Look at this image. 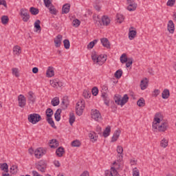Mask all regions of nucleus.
Masks as SVG:
<instances>
[{"mask_svg":"<svg viewBox=\"0 0 176 176\" xmlns=\"http://www.w3.org/2000/svg\"><path fill=\"white\" fill-rule=\"evenodd\" d=\"M116 18L117 23H119V24H122V23L124 21V16H123V14H117Z\"/></svg>","mask_w":176,"mask_h":176,"instance_id":"34","label":"nucleus"},{"mask_svg":"<svg viewBox=\"0 0 176 176\" xmlns=\"http://www.w3.org/2000/svg\"><path fill=\"white\" fill-rule=\"evenodd\" d=\"M46 162L43 160H41L36 164V168L38 170V171H41V173H45V171H46Z\"/></svg>","mask_w":176,"mask_h":176,"instance_id":"9","label":"nucleus"},{"mask_svg":"<svg viewBox=\"0 0 176 176\" xmlns=\"http://www.w3.org/2000/svg\"><path fill=\"white\" fill-rule=\"evenodd\" d=\"M100 42L104 46V47H107V49H109L111 45H109V41L107 38H102L100 39Z\"/></svg>","mask_w":176,"mask_h":176,"instance_id":"18","label":"nucleus"},{"mask_svg":"<svg viewBox=\"0 0 176 176\" xmlns=\"http://www.w3.org/2000/svg\"><path fill=\"white\" fill-rule=\"evenodd\" d=\"M160 146H162V148H167V146H168V140L163 138L161 140Z\"/></svg>","mask_w":176,"mask_h":176,"instance_id":"33","label":"nucleus"},{"mask_svg":"<svg viewBox=\"0 0 176 176\" xmlns=\"http://www.w3.org/2000/svg\"><path fill=\"white\" fill-rule=\"evenodd\" d=\"M173 17L174 21H176V12H173Z\"/></svg>","mask_w":176,"mask_h":176,"instance_id":"64","label":"nucleus"},{"mask_svg":"<svg viewBox=\"0 0 176 176\" xmlns=\"http://www.w3.org/2000/svg\"><path fill=\"white\" fill-rule=\"evenodd\" d=\"M29 105H34L36 101V96L32 91H30L27 95Z\"/></svg>","mask_w":176,"mask_h":176,"instance_id":"5","label":"nucleus"},{"mask_svg":"<svg viewBox=\"0 0 176 176\" xmlns=\"http://www.w3.org/2000/svg\"><path fill=\"white\" fill-rule=\"evenodd\" d=\"M107 61V56L104 54H100L98 56V60L96 61V64L98 65H102L104 63Z\"/></svg>","mask_w":176,"mask_h":176,"instance_id":"13","label":"nucleus"},{"mask_svg":"<svg viewBox=\"0 0 176 176\" xmlns=\"http://www.w3.org/2000/svg\"><path fill=\"white\" fill-rule=\"evenodd\" d=\"M10 171L11 174H14V175L17 174V172L19 171V167L16 165H13L10 168Z\"/></svg>","mask_w":176,"mask_h":176,"instance_id":"37","label":"nucleus"},{"mask_svg":"<svg viewBox=\"0 0 176 176\" xmlns=\"http://www.w3.org/2000/svg\"><path fill=\"white\" fill-rule=\"evenodd\" d=\"M122 75H123V71H122V69H118L115 73V77L117 79H120V78H122Z\"/></svg>","mask_w":176,"mask_h":176,"instance_id":"45","label":"nucleus"},{"mask_svg":"<svg viewBox=\"0 0 176 176\" xmlns=\"http://www.w3.org/2000/svg\"><path fill=\"white\" fill-rule=\"evenodd\" d=\"M85 110V100H81L76 103V113L78 116L83 115V111Z\"/></svg>","mask_w":176,"mask_h":176,"instance_id":"2","label":"nucleus"},{"mask_svg":"<svg viewBox=\"0 0 176 176\" xmlns=\"http://www.w3.org/2000/svg\"><path fill=\"white\" fill-rule=\"evenodd\" d=\"M75 122V115L74 113H69V123L70 124L71 126L74 124V122Z\"/></svg>","mask_w":176,"mask_h":176,"instance_id":"39","label":"nucleus"},{"mask_svg":"<svg viewBox=\"0 0 176 176\" xmlns=\"http://www.w3.org/2000/svg\"><path fill=\"white\" fill-rule=\"evenodd\" d=\"M13 53L15 56H20L21 54V47L19 45L14 46Z\"/></svg>","mask_w":176,"mask_h":176,"instance_id":"21","label":"nucleus"},{"mask_svg":"<svg viewBox=\"0 0 176 176\" xmlns=\"http://www.w3.org/2000/svg\"><path fill=\"white\" fill-rule=\"evenodd\" d=\"M160 94V90L155 89L153 92V97H157Z\"/></svg>","mask_w":176,"mask_h":176,"instance_id":"57","label":"nucleus"},{"mask_svg":"<svg viewBox=\"0 0 176 176\" xmlns=\"http://www.w3.org/2000/svg\"><path fill=\"white\" fill-rule=\"evenodd\" d=\"M98 58V56L96 54H92L91 55V59L94 61V63H96L97 64V60Z\"/></svg>","mask_w":176,"mask_h":176,"instance_id":"54","label":"nucleus"},{"mask_svg":"<svg viewBox=\"0 0 176 176\" xmlns=\"http://www.w3.org/2000/svg\"><path fill=\"white\" fill-rule=\"evenodd\" d=\"M34 28H36V32H38V31H41L42 30L41 28V21L39 19H37L34 22Z\"/></svg>","mask_w":176,"mask_h":176,"instance_id":"36","label":"nucleus"},{"mask_svg":"<svg viewBox=\"0 0 176 176\" xmlns=\"http://www.w3.org/2000/svg\"><path fill=\"white\" fill-rule=\"evenodd\" d=\"M119 137H120V131L117 130L114 132L113 137L111 138V142H116L118 140H119Z\"/></svg>","mask_w":176,"mask_h":176,"instance_id":"16","label":"nucleus"},{"mask_svg":"<svg viewBox=\"0 0 176 176\" xmlns=\"http://www.w3.org/2000/svg\"><path fill=\"white\" fill-rule=\"evenodd\" d=\"M167 28L170 34H174V31L175 30V25H174V22H173V21H168Z\"/></svg>","mask_w":176,"mask_h":176,"instance_id":"12","label":"nucleus"},{"mask_svg":"<svg viewBox=\"0 0 176 176\" xmlns=\"http://www.w3.org/2000/svg\"><path fill=\"white\" fill-rule=\"evenodd\" d=\"M133 28H131L129 29V38L130 39V41H133V39H134V38H135V35H137V31L135 30H133Z\"/></svg>","mask_w":176,"mask_h":176,"instance_id":"19","label":"nucleus"},{"mask_svg":"<svg viewBox=\"0 0 176 176\" xmlns=\"http://www.w3.org/2000/svg\"><path fill=\"white\" fill-rule=\"evenodd\" d=\"M47 8L50 10V13H51V14H54V16L57 14V10L54 7V6H53V4Z\"/></svg>","mask_w":176,"mask_h":176,"instance_id":"28","label":"nucleus"},{"mask_svg":"<svg viewBox=\"0 0 176 176\" xmlns=\"http://www.w3.org/2000/svg\"><path fill=\"white\" fill-rule=\"evenodd\" d=\"M54 42L55 43V47H60L63 42V35L58 34V36H56V37L54 40Z\"/></svg>","mask_w":176,"mask_h":176,"instance_id":"11","label":"nucleus"},{"mask_svg":"<svg viewBox=\"0 0 176 176\" xmlns=\"http://www.w3.org/2000/svg\"><path fill=\"white\" fill-rule=\"evenodd\" d=\"M50 83L52 87H56V89L58 87H63V82L61 81L58 80V79L55 80H51L50 81Z\"/></svg>","mask_w":176,"mask_h":176,"instance_id":"10","label":"nucleus"},{"mask_svg":"<svg viewBox=\"0 0 176 176\" xmlns=\"http://www.w3.org/2000/svg\"><path fill=\"white\" fill-rule=\"evenodd\" d=\"M168 124L166 122H163V115L160 113H157L155 115L153 122V129L158 130V131L164 132L167 130Z\"/></svg>","mask_w":176,"mask_h":176,"instance_id":"1","label":"nucleus"},{"mask_svg":"<svg viewBox=\"0 0 176 176\" xmlns=\"http://www.w3.org/2000/svg\"><path fill=\"white\" fill-rule=\"evenodd\" d=\"M117 153L118 156V160L121 161L123 159V147L122 146H117Z\"/></svg>","mask_w":176,"mask_h":176,"instance_id":"14","label":"nucleus"},{"mask_svg":"<svg viewBox=\"0 0 176 176\" xmlns=\"http://www.w3.org/2000/svg\"><path fill=\"white\" fill-rule=\"evenodd\" d=\"M111 134V126H107L104 131H103V137H104V138H107V137H109Z\"/></svg>","mask_w":176,"mask_h":176,"instance_id":"26","label":"nucleus"},{"mask_svg":"<svg viewBox=\"0 0 176 176\" xmlns=\"http://www.w3.org/2000/svg\"><path fill=\"white\" fill-rule=\"evenodd\" d=\"M80 145H82V143H80V141L78 140H76L72 142V146L79 148Z\"/></svg>","mask_w":176,"mask_h":176,"instance_id":"42","label":"nucleus"},{"mask_svg":"<svg viewBox=\"0 0 176 176\" xmlns=\"http://www.w3.org/2000/svg\"><path fill=\"white\" fill-rule=\"evenodd\" d=\"M133 176H140V170L137 168H133L132 170Z\"/></svg>","mask_w":176,"mask_h":176,"instance_id":"50","label":"nucleus"},{"mask_svg":"<svg viewBox=\"0 0 176 176\" xmlns=\"http://www.w3.org/2000/svg\"><path fill=\"white\" fill-rule=\"evenodd\" d=\"M129 101V96L127 94L124 95L122 98L121 99L120 106L123 107V105H125L127 104V102Z\"/></svg>","mask_w":176,"mask_h":176,"instance_id":"30","label":"nucleus"},{"mask_svg":"<svg viewBox=\"0 0 176 176\" xmlns=\"http://www.w3.org/2000/svg\"><path fill=\"white\" fill-rule=\"evenodd\" d=\"M47 78H52L54 75V69L49 67L46 72Z\"/></svg>","mask_w":176,"mask_h":176,"instance_id":"24","label":"nucleus"},{"mask_svg":"<svg viewBox=\"0 0 176 176\" xmlns=\"http://www.w3.org/2000/svg\"><path fill=\"white\" fill-rule=\"evenodd\" d=\"M126 63V67L129 68L133 64V58H129Z\"/></svg>","mask_w":176,"mask_h":176,"instance_id":"55","label":"nucleus"},{"mask_svg":"<svg viewBox=\"0 0 176 176\" xmlns=\"http://www.w3.org/2000/svg\"><path fill=\"white\" fill-rule=\"evenodd\" d=\"M72 25L74 27L78 28L79 27V25H80V21H79L78 19H74L72 21Z\"/></svg>","mask_w":176,"mask_h":176,"instance_id":"52","label":"nucleus"},{"mask_svg":"<svg viewBox=\"0 0 176 176\" xmlns=\"http://www.w3.org/2000/svg\"><path fill=\"white\" fill-rule=\"evenodd\" d=\"M65 152V151H64V148L59 147L56 150V155L58 156V157H63V155H64Z\"/></svg>","mask_w":176,"mask_h":176,"instance_id":"27","label":"nucleus"},{"mask_svg":"<svg viewBox=\"0 0 176 176\" xmlns=\"http://www.w3.org/2000/svg\"><path fill=\"white\" fill-rule=\"evenodd\" d=\"M50 146V148H57L58 146V142H57L56 140H51Z\"/></svg>","mask_w":176,"mask_h":176,"instance_id":"38","label":"nucleus"},{"mask_svg":"<svg viewBox=\"0 0 176 176\" xmlns=\"http://www.w3.org/2000/svg\"><path fill=\"white\" fill-rule=\"evenodd\" d=\"M82 96L85 98H90L91 94H90L87 90H84Z\"/></svg>","mask_w":176,"mask_h":176,"instance_id":"51","label":"nucleus"},{"mask_svg":"<svg viewBox=\"0 0 176 176\" xmlns=\"http://www.w3.org/2000/svg\"><path fill=\"white\" fill-rule=\"evenodd\" d=\"M51 104L53 107H57V105L60 104V98L59 97L54 98L51 101Z\"/></svg>","mask_w":176,"mask_h":176,"instance_id":"29","label":"nucleus"},{"mask_svg":"<svg viewBox=\"0 0 176 176\" xmlns=\"http://www.w3.org/2000/svg\"><path fill=\"white\" fill-rule=\"evenodd\" d=\"M114 100L116 104H117L118 105H120V103L122 102V98L120 95H115Z\"/></svg>","mask_w":176,"mask_h":176,"instance_id":"40","label":"nucleus"},{"mask_svg":"<svg viewBox=\"0 0 176 176\" xmlns=\"http://www.w3.org/2000/svg\"><path fill=\"white\" fill-rule=\"evenodd\" d=\"M20 14L24 23H27L30 20V12L28 10L24 8L21 9Z\"/></svg>","mask_w":176,"mask_h":176,"instance_id":"7","label":"nucleus"},{"mask_svg":"<svg viewBox=\"0 0 176 176\" xmlns=\"http://www.w3.org/2000/svg\"><path fill=\"white\" fill-rule=\"evenodd\" d=\"M44 155H46V149L40 147L34 151V156L36 159H41Z\"/></svg>","mask_w":176,"mask_h":176,"instance_id":"8","label":"nucleus"},{"mask_svg":"<svg viewBox=\"0 0 176 176\" xmlns=\"http://www.w3.org/2000/svg\"><path fill=\"white\" fill-rule=\"evenodd\" d=\"M1 23L4 25L8 24V23H9V17H8V16L6 15L1 16Z\"/></svg>","mask_w":176,"mask_h":176,"instance_id":"46","label":"nucleus"},{"mask_svg":"<svg viewBox=\"0 0 176 176\" xmlns=\"http://www.w3.org/2000/svg\"><path fill=\"white\" fill-rule=\"evenodd\" d=\"M88 49H93L94 47V42L91 41L88 45H87Z\"/></svg>","mask_w":176,"mask_h":176,"instance_id":"60","label":"nucleus"},{"mask_svg":"<svg viewBox=\"0 0 176 176\" xmlns=\"http://www.w3.org/2000/svg\"><path fill=\"white\" fill-rule=\"evenodd\" d=\"M45 115L47 118H52L53 116V109L48 108L45 111Z\"/></svg>","mask_w":176,"mask_h":176,"instance_id":"44","label":"nucleus"},{"mask_svg":"<svg viewBox=\"0 0 176 176\" xmlns=\"http://www.w3.org/2000/svg\"><path fill=\"white\" fill-rule=\"evenodd\" d=\"M102 90L104 91V93L108 91V86L102 85Z\"/></svg>","mask_w":176,"mask_h":176,"instance_id":"61","label":"nucleus"},{"mask_svg":"<svg viewBox=\"0 0 176 176\" xmlns=\"http://www.w3.org/2000/svg\"><path fill=\"white\" fill-rule=\"evenodd\" d=\"M136 9H137L136 3L128 4L127 10H129V12H134V10H135Z\"/></svg>","mask_w":176,"mask_h":176,"instance_id":"25","label":"nucleus"},{"mask_svg":"<svg viewBox=\"0 0 176 176\" xmlns=\"http://www.w3.org/2000/svg\"><path fill=\"white\" fill-rule=\"evenodd\" d=\"M91 119L95 120V122H101L102 120V116L100 111L97 109H92L91 111Z\"/></svg>","mask_w":176,"mask_h":176,"instance_id":"4","label":"nucleus"},{"mask_svg":"<svg viewBox=\"0 0 176 176\" xmlns=\"http://www.w3.org/2000/svg\"><path fill=\"white\" fill-rule=\"evenodd\" d=\"M162 97L164 100H167L170 97V91L168 89H164L162 94Z\"/></svg>","mask_w":176,"mask_h":176,"instance_id":"31","label":"nucleus"},{"mask_svg":"<svg viewBox=\"0 0 176 176\" xmlns=\"http://www.w3.org/2000/svg\"><path fill=\"white\" fill-rule=\"evenodd\" d=\"M93 19L95 21V24H97L98 27L102 25V24L101 23V21L100 20V16H97V17H96V15H94Z\"/></svg>","mask_w":176,"mask_h":176,"instance_id":"41","label":"nucleus"},{"mask_svg":"<svg viewBox=\"0 0 176 176\" xmlns=\"http://www.w3.org/2000/svg\"><path fill=\"white\" fill-rule=\"evenodd\" d=\"M89 137L90 138V140L91 141H92V142H95V141H97V138H98L97 133H96V132L94 131H91L89 133Z\"/></svg>","mask_w":176,"mask_h":176,"instance_id":"22","label":"nucleus"},{"mask_svg":"<svg viewBox=\"0 0 176 176\" xmlns=\"http://www.w3.org/2000/svg\"><path fill=\"white\" fill-rule=\"evenodd\" d=\"M54 118L56 120V122H60L61 120V109H58L54 113Z\"/></svg>","mask_w":176,"mask_h":176,"instance_id":"23","label":"nucleus"},{"mask_svg":"<svg viewBox=\"0 0 176 176\" xmlns=\"http://www.w3.org/2000/svg\"><path fill=\"white\" fill-rule=\"evenodd\" d=\"M63 45H64L65 49H69V47L71 46V44L69 43V40L65 39L63 41Z\"/></svg>","mask_w":176,"mask_h":176,"instance_id":"47","label":"nucleus"},{"mask_svg":"<svg viewBox=\"0 0 176 176\" xmlns=\"http://www.w3.org/2000/svg\"><path fill=\"white\" fill-rule=\"evenodd\" d=\"M38 67H34V68L32 69V72H33V74H38Z\"/></svg>","mask_w":176,"mask_h":176,"instance_id":"63","label":"nucleus"},{"mask_svg":"<svg viewBox=\"0 0 176 176\" xmlns=\"http://www.w3.org/2000/svg\"><path fill=\"white\" fill-rule=\"evenodd\" d=\"M71 8V5L66 3L63 5L62 8V14H67L69 13V9Z\"/></svg>","mask_w":176,"mask_h":176,"instance_id":"17","label":"nucleus"},{"mask_svg":"<svg viewBox=\"0 0 176 176\" xmlns=\"http://www.w3.org/2000/svg\"><path fill=\"white\" fill-rule=\"evenodd\" d=\"M0 168L5 173H8L9 171V166H8V164L6 163L0 164Z\"/></svg>","mask_w":176,"mask_h":176,"instance_id":"32","label":"nucleus"},{"mask_svg":"<svg viewBox=\"0 0 176 176\" xmlns=\"http://www.w3.org/2000/svg\"><path fill=\"white\" fill-rule=\"evenodd\" d=\"M18 106L19 108H24L27 105V98L23 94H20L17 97Z\"/></svg>","mask_w":176,"mask_h":176,"instance_id":"6","label":"nucleus"},{"mask_svg":"<svg viewBox=\"0 0 176 176\" xmlns=\"http://www.w3.org/2000/svg\"><path fill=\"white\" fill-rule=\"evenodd\" d=\"M54 164L55 167H60V162H58V161H54Z\"/></svg>","mask_w":176,"mask_h":176,"instance_id":"62","label":"nucleus"},{"mask_svg":"<svg viewBox=\"0 0 176 176\" xmlns=\"http://www.w3.org/2000/svg\"><path fill=\"white\" fill-rule=\"evenodd\" d=\"M120 60L122 64H124V63H127L129 61V58H127V55H126V54H122Z\"/></svg>","mask_w":176,"mask_h":176,"instance_id":"35","label":"nucleus"},{"mask_svg":"<svg viewBox=\"0 0 176 176\" xmlns=\"http://www.w3.org/2000/svg\"><path fill=\"white\" fill-rule=\"evenodd\" d=\"M12 74H13V75H15V76H16V78H17L19 76V69L17 68H13Z\"/></svg>","mask_w":176,"mask_h":176,"instance_id":"58","label":"nucleus"},{"mask_svg":"<svg viewBox=\"0 0 176 176\" xmlns=\"http://www.w3.org/2000/svg\"><path fill=\"white\" fill-rule=\"evenodd\" d=\"M47 121L52 126V127H56V125L54 124V121L53 120V118L52 117H48L47 118Z\"/></svg>","mask_w":176,"mask_h":176,"instance_id":"49","label":"nucleus"},{"mask_svg":"<svg viewBox=\"0 0 176 176\" xmlns=\"http://www.w3.org/2000/svg\"><path fill=\"white\" fill-rule=\"evenodd\" d=\"M137 104L138 107H145V100H144V98H140L138 100Z\"/></svg>","mask_w":176,"mask_h":176,"instance_id":"48","label":"nucleus"},{"mask_svg":"<svg viewBox=\"0 0 176 176\" xmlns=\"http://www.w3.org/2000/svg\"><path fill=\"white\" fill-rule=\"evenodd\" d=\"M140 87L142 90H145L148 87V78H144L141 80Z\"/></svg>","mask_w":176,"mask_h":176,"instance_id":"20","label":"nucleus"},{"mask_svg":"<svg viewBox=\"0 0 176 176\" xmlns=\"http://www.w3.org/2000/svg\"><path fill=\"white\" fill-rule=\"evenodd\" d=\"M91 93L93 96H97L98 94V88L97 87H95L92 89Z\"/></svg>","mask_w":176,"mask_h":176,"instance_id":"53","label":"nucleus"},{"mask_svg":"<svg viewBox=\"0 0 176 176\" xmlns=\"http://www.w3.org/2000/svg\"><path fill=\"white\" fill-rule=\"evenodd\" d=\"M102 25H109L111 24V19L107 15L102 16Z\"/></svg>","mask_w":176,"mask_h":176,"instance_id":"15","label":"nucleus"},{"mask_svg":"<svg viewBox=\"0 0 176 176\" xmlns=\"http://www.w3.org/2000/svg\"><path fill=\"white\" fill-rule=\"evenodd\" d=\"M28 119L32 124H36L38 122H41V120H42V117H41V115L38 113H32L28 116Z\"/></svg>","mask_w":176,"mask_h":176,"instance_id":"3","label":"nucleus"},{"mask_svg":"<svg viewBox=\"0 0 176 176\" xmlns=\"http://www.w3.org/2000/svg\"><path fill=\"white\" fill-rule=\"evenodd\" d=\"M44 1V3L46 8H49V6H51L52 5V1H50V0H43Z\"/></svg>","mask_w":176,"mask_h":176,"instance_id":"56","label":"nucleus"},{"mask_svg":"<svg viewBox=\"0 0 176 176\" xmlns=\"http://www.w3.org/2000/svg\"><path fill=\"white\" fill-rule=\"evenodd\" d=\"M174 3H175V0H168L167 2L168 6H174Z\"/></svg>","mask_w":176,"mask_h":176,"instance_id":"59","label":"nucleus"},{"mask_svg":"<svg viewBox=\"0 0 176 176\" xmlns=\"http://www.w3.org/2000/svg\"><path fill=\"white\" fill-rule=\"evenodd\" d=\"M30 12L34 16H36V14H38L39 13V10H38L37 8H35L34 7H31L30 8Z\"/></svg>","mask_w":176,"mask_h":176,"instance_id":"43","label":"nucleus"}]
</instances>
